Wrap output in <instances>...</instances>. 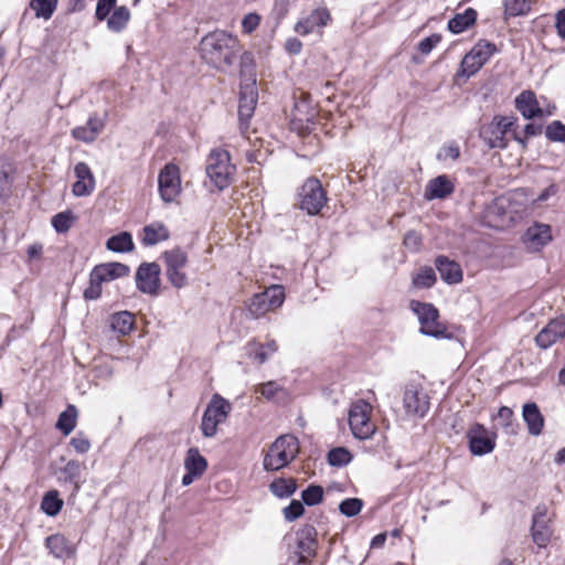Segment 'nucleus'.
<instances>
[{
  "instance_id": "c9c22d12",
  "label": "nucleus",
  "mask_w": 565,
  "mask_h": 565,
  "mask_svg": "<svg viewBox=\"0 0 565 565\" xmlns=\"http://www.w3.org/2000/svg\"><path fill=\"white\" fill-rule=\"evenodd\" d=\"M134 323V315L129 311H120L111 316V329L119 334H128L132 330Z\"/></svg>"
},
{
  "instance_id": "052dcab7",
  "label": "nucleus",
  "mask_w": 565,
  "mask_h": 565,
  "mask_svg": "<svg viewBox=\"0 0 565 565\" xmlns=\"http://www.w3.org/2000/svg\"><path fill=\"white\" fill-rule=\"evenodd\" d=\"M459 156H460V149H459L458 145L455 142H451L441 148L440 152L438 153V159H440V160H446V159L457 160L459 158Z\"/></svg>"
},
{
  "instance_id": "39448f33",
  "label": "nucleus",
  "mask_w": 565,
  "mask_h": 565,
  "mask_svg": "<svg viewBox=\"0 0 565 565\" xmlns=\"http://www.w3.org/2000/svg\"><path fill=\"white\" fill-rule=\"evenodd\" d=\"M372 412L373 406L364 399H359L351 404L349 426L355 438L364 440L374 435L376 425L371 419Z\"/></svg>"
},
{
  "instance_id": "8fccbe9b",
  "label": "nucleus",
  "mask_w": 565,
  "mask_h": 565,
  "mask_svg": "<svg viewBox=\"0 0 565 565\" xmlns=\"http://www.w3.org/2000/svg\"><path fill=\"white\" fill-rule=\"evenodd\" d=\"M62 472L66 481L75 484V490L77 491L79 489L81 463L76 460H70L62 469Z\"/></svg>"
},
{
  "instance_id": "2f4dec72",
  "label": "nucleus",
  "mask_w": 565,
  "mask_h": 565,
  "mask_svg": "<svg viewBox=\"0 0 565 565\" xmlns=\"http://www.w3.org/2000/svg\"><path fill=\"white\" fill-rule=\"evenodd\" d=\"M277 350L278 345L275 340H269L265 344H257L255 341L247 344L248 356L256 360L259 364L265 363Z\"/></svg>"
},
{
  "instance_id": "bb28decb",
  "label": "nucleus",
  "mask_w": 565,
  "mask_h": 565,
  "mask_svg": "<svg viewBox=\"0 0 565 565\" xmlns=\"http://www.w3.org/2000/svg\"><path fill=\"white\" fill-rule=\"evenodd\" d=\"M170 232L161 222H153L142 228L141 244L143 246H153L160 242L169 239Z\"/></svg>"
},
{
  "instance_id": "20e7f679",
  "label": "nucleus",
  "mask_w": 565,
  "mask_h": 565,
  "mask_svg": "<svg viewBox=\"0 0 565 565\" xmlns=\"http://www.w3.org/2000/svg\"><path fill=\"white\" fill-rule=\"evenodd\" d=\"M516 124L515 117L497 115L488 124L480 127V138L490 148L504 149L508 146L507 135L513 134V127Z\"/></svg>"
},
{
  "instance_id": "c03bdc74",
  "label": "nucleus",
  "mask_w": 565,
  "mask_h": 565,
  "mask_svg": "<svg viewBox=\"0 0 565 565\" xmlns=\"http://www.w3.org/2000/svg\"><path fill=\"white\" fill-rule=\"evenodd\" d=\"M436 282V274L431 267H423L413 278V284L418 288H430Z\"/></svg>"
},
{
  "instance_id": "1a4fd4ad",
  "label": "nucleus",
  "mask_w": 565,
  "mask_h": 565,
  "mask_svg": "<svg viewBox=\"0 0 565 565\" xmlns=\"http://www.w3.org/2000/svg\"><path fill=\"white\" fill-rule=\"evenodd\" d=\"M495 45L491 42L479 41L469 53L465 55L457 72V77H466L475 75L493 55Z\"/></svg>"
},
{
  "instance_id": "ea45409f",
  "label": "nucleus",
  "mask_w": 565,
  "mask_h": 565,
  "mask_svg": "<svg viewBox=\"0 0 565 565\" xmlns=\"http://www.w3.org/2000/svg\"><path fill=\"white\" fill-rule=\"evenodd\" d=\"M241 82H256L255 61L250 52H244L239 57Z\"/></svg>"
},
{
  "instance_id": "c85d7f7f",
  "label": "nucleus",
  "mask_w": 565,
  "mask_h": 565,
  "mask_svg": "<svg viewBox=\"0 0 565 565\" xmlns=\"http://www.w3.org/2000/svg\"><path fill=\"white\" fill-rule=\"evenodd\" d=\"M455 188L449 178L445 174L430 180L425 190V196L431 199H444L454 192Z\"/></svg>"
},
{
  "instance_id": "f8f14e48",
  "label": "nucleus",
  "mask_w": 565,
  "mask_h": 565,
  "mask_svg": "<svg viewBox=\"0 0 565 565\" xmlns=\"http://www.w3.org/2000/svg\"><path fill=\"white\" fill-rule=\"evenodd\" d=\"M258 102V92L256 82H241L238 121L242 134H246L249 119L253 117Z\"/></svg>"
},
{
  "instance_id": "6e6d98bb",
  "label": "nucleus",
  "mask_w": 565,
  "mask_h": 565,
  "mask_svg": "<svg viewBox=\"0 0 565 565\" xmlns=\"http://www.w3.org/2000/svg\"><path fill=\"white\" fill-rule=\"evenodd\" d=\"M541 130H542L541 126L534 125V124H527V125H525L524 130H523L524 137H521L515 130H513V138H514L515 141L521 143L523 148H525L526 147V139L529 137H533V136L540 135Z\"/></svg>"
},
{
  "instance_id": "4c0bfd02",
  "label": "nucleus",
  "mask_w": 565,
  "mask_h": 565,
  "mask_svg": "<svg viewBox=\"0 0 565 565\" xmlns=\"http://www.w3.org/2000/svg\"><path fill=\"white\" fill-rule=\"evenodd\" d=\"M130 20V11L127 7L121 6L114 10L107 20V26L113 32L122 31Z\"/></svg>"
},
{
  "instance_id": "774afa93",
  "label": "nucleus",
  "mask_w": 565,
  "mask_h": 565,
  "mask_svg": "<svg viewBox=\"0 0 565 565\" xmlns=\"http://www.w3.org/2000/svg\"><path fill=\"white\" fill-rule=\"evenodd\" d=\"M557 192V185L551 184L539 195L537 201H546L550 196L555 195Z\"/></svg>"
},
{
  "instance_id": "3c124183",
  "label": "nucleus",
  "mask_w": 565,
  "mask_h": 565,
  "mask_svg": "<svg viewBox=\"0 0 565 565\" xmlns=\"http://www.w3.org/2000/svg\"><path fill=\"white\" fill-rule=\"evenodd\" d=\"M256 393H260V395L263 397H265L266 399H273L276 396H278L279 394H281V395L285 394L284 388L281 386H279L278 383L275 381H269V382L260 384L256 388Z\"/></svg>"
},
{
  "instance_id": "a18cd8bd",
  "label": "nucleus",
  "mask_w": 565,
  "mask_h": 565,
  "mask_svg": "<svg viewBox=\"0 0 565 565\" xmlns=\"http://www.w3.org/2000/svg\"><path fill=\"white\" fill-rule=\"evenodd\" d=\"M498 419L507 434H516L518 424L514 423L513 411L510 407L502 406L498 412Z\"/></svg>"
},
{
  "instance_id": "6e6552de",
  "label": "nucleus",
  "mask_w": 565,
  "mask_h": 565,
  "mask_svg": "<svg viewBox=\"0 0 565 565\" xmlns=\"http://www.w3.org/2000/svg\"><path fill=\"white\" fill-rule=\"evenodd\" d=\"M299 207L309 215H317L327 203V194L317 178L305 181L298 192Z\"/></svg>"
},
{
  "instance_id": "338daca9",
  "label": "nucleus",
  "mask_w": 565,
  "mask_h": 565,
  "mask_svg": "<svg viewBox=\"0 0 565 565\" xmlns=\"http://www.w3.org/2000/svg\"><path fill=\"white\" fill-rule=\"evenodd\" d=\"M42 250H43V246L39 243L30 245L28 248V252H26L29 260L40 257L42 254Z\"/></svg>"
},
{
  "instance_id": "4468645a",
  "label": "nucleus",
  "mask_w": 565,
  "mask_h": 565,
  "mask_svg": "<svg viewBox=\"0 0 565 565\" xmlns=\"http://www.w3.org/2000/svg\"><path fill=\"white\" fill-rule=\"evenodd\" d=\"M403 405L408 415L424 417L429 409V397L420 384L408 383L404 390Z\"/></svg>"
},
{
  "instance_id": "cd10ccee",
  "label": "nucleus",
  "mask_w": 565,
  "mask_h": 565,
  "mask_svg": "<svg viewBox=\"0 0 565 565\" xmlns=\"http://www.w3.org/2000/svg\"><path fill=\"white\" fill-rule=\"evenodd\" d=\"M103 282L125 277L130 269L122 263H105L96 265L92 270Z\"/></svg>"
},
{
  "instance_id": "9d476101",
  "label": "nucleus",
  "mask_w": 565,
  "mask_h": 565,
  "mask_svg": "<svg viewBox=\"0 0 565 565\" xmlns=\"http://www.w3.org/2000/svg\"><path fill=\"white\" fill-rule=\"evenodd\" d=\"M231 411V404L223 397L215 395L207 405L201 423L202 434L205 437H213L217 426L224 423Z\"/></svg>"
},
{
  "instance_id": "864d4df0",
  "label": "nucleus",
  "mask_w": 565,
  "mask_h": 565,
  "mask_svg": "<svg viewBox=\"0 0 565 565\" xmlns=\"http://www.w3.org/2000/svg\"><path fill=\"white\" fill-rule=\"evenodd\" d=\"M103 281L98 279L93 271L89 275V286L84 291V298L87 300H96L102 295Z\"/></svg>"
},
{
  "instance_id": "37998d69",
  "label": "nucleus",
  "mask_w": 565,
  "mask_h": 565,
  "mask_svg": "<svg viewBox=\"0 0 565 565\" xmlns=\"http://www.w3.org/2000/svg\"><path fill=\"white\" fill-rule=\"evenodd\" d=\"M352 460L351 452L344 447L333 448L328 452V462L333 467L347 466Z\"/></svg>"
},
{
  "instance_id": "49530a36",
  "label": "nucleus",
  "mask_w": 565,
  "mask_h": 565,
  "mask_svg": "<svg viewBox=\"0 0 565 565\" xmlns=\"http://www.w3.org/2000/svg\"><path fill=\"white\" fill-rule=\"evenodd\" d=\"M301 499L309 507L319 504L323 499V488L318 484H310L302 491Z\"/></svg>"
},
{
  "instance_id": "393cba45",
  "label": "nucleus",
  "mask_w": 565,
  "mask_h": 565,
  "mask_svg": "<svg viewBox=\"0 0 565 565\" xmlns=\"http://www.w3.org/2000/svg\"><path fill=\"white\" fill-rule=\"evenodd\" d=\"M435 266L445 282L452 285L462 280V270L459 264L450 260L447 256H438L435 260Z\"/></svg>"
},
{
  "instance_id": "0eeeda50",
  "label": "nucleus",
  "mask_w": 565,
  "mask_h": 565,
  "mask_svg": "<svg viewBox=\"0 0 565 565\" xmlns=\"http://www.w3.org/2000/svg\"><path fill=\"white\" fill-rule=\"evenodd\" d=\"M411 309L418 317L423 334L437 339L446 337L447 328L438 321L439 311L434 305L412 300Z\"/></svg>"
},
{
  "instance_id": "7ed1b4c3",
  "label": "nucleus",
  "mask_w": 565,
  "mask_h": 565,
  "mask_svg": "<svg viewBox=\"0 0 565 565\" xmlns=\"http://www.w3.org/2000/svg\"><path fill=\"white\" fill-rule=\"evenodd\" d=\"M235 166L231 163L230 153L223 149H213L206 159L205 171L211 182L224 190L233 180Z\"/></svg>"
},
{
  "instance_id": "5fc2aeb1",
  "label": "nucleus",
  "mask_w": 565,
  "mask_h": 565,
  "mask_svg": "<svg viewBox=\"0 0 565 565\" xmlns=\"http://www.w3.org/2000/svg\"><path fill=\"white\" fill-rule=\"evenodd\" d=\"M282 513L288 522H292L305 513V508L300 501L292 500L290 504L282 510Z\"/></svg>"
},
{
  "instance_id": "72a5a7b5",
  "label": "nucleus",
  "mask_w": 565,
  "mask_h": 565,
  "mask_svg": "<svg viewBox=\"0 0 565 565\" xmlns=\"http://www.w3.org/2000/svg\"><path fill=\"white\" fill-rule=\"evenodd\" d=\"M106 247L115 253H127L135 248L132 236L128 232H121L117 235L109 237L106 242Z\"/></svg>"
},
{
  "instance_id": "a878e982",
  "label": "nucleus",
  "mask_w": 565,
  "mask_h": 565,
  "mask_svg": "<svg viewBox=\"0 0 565 565\" xmlns=\"http://www.w3.org/2000/svg\"><path fill=\"white\" fill-rule=\"evenodd\" d=\"M552 239L551 227L546 224H534L524 234V242L529 247L539 249Z\"/></svg>"
},
{
  "instance_id": "603ef678",
  "label": "nucleus",
  "mask_w": 565,
  "mask_h": 565,
  "mask_svg": "<svg viewBox=\"0 0 565 565\" xmlns=\"http://www.w3.org/2000/svg\"><path fill=\"white\" fill-rule=\"evenodd\" d=\"M73 220L71 212H62L53 216L52 225L57 233H65L71 228Z\"/></svg>"
},
{
  "instance_id": "a211bd4d",
  "label": "nucleus",
  "mask_w": 565,
  "mask_h": 565,
  "mask_svg": "<svg viewBox=\"0 0 565 565\" xmlns=\"http://www.w3.org/2000/svg\"><path fill=\"white\" fill-rule=\"evenodd\" d=\"M316 530L312 526L301 530L297 533V565H306L317 551Z\"/></svg>"
},
{
  "instance_id": "bf43d9fd",
  "label": "nucleus",
  "mask_w": 565,
  "mask_h": 565,
  "mask_svg": "<svg viewBox=\"0 0 565 565\" xmlns=\"http://www.w3.org/2000/svg\"><path fill=\"white\" fill-rule=\"evenodd\" d=\"M441 41L440 34H431L430 36H427L423 39L418 43V50L420 53L427 55L431 52V50Z\"/></svg>"
},
{
  "instance_id": "4d7b16f0",
  "label": "nucleus",
  "mask_w": 565,
  "mask_h": 565,
  "mask_svg": "<svg viewBox=\"0 0 565 565\" xmlns=\"http://www.w3.org/2000/svg\"><path fill=\"white\" fill-rule=\"evenodd\" d=\"M117 0H98L95 17L103 21L109 17L110 11L115 8Z\"/></svg>"
},
{
  "instance_id": "f257e3e1",
  "label": "nucleus",
  "mask_w": 565,
  "mask_h": 565,
  "mask_svg": "<svg viewBox=\"0 0 565 565\" xmlns=\"http://www.w3.org/2000/svg\"><path fill=\"white\" fill-rule=\"evenodd\" d=\"M199 49L206 64L221 72H227L236 61L239 42L231 33L216 30L202 38Z\"/></svg>"
},
{
  "instance_id": "423d86ee",
  "label": "nucleus",
  "mask_w": 565,
  "mask_h": 565,
  "mask_svg": "<svg viewBox=\"0 0 565 565\" xmlns=\"http://www.w3.org/2000/svg\"><path fill=\"white\" fill-rule=\"evenodd\" d=\"M164 262V273L168 281L177 289L188 286L189 278L185 273L189 258L185 250L181 247H173L161 255Z\"/></svg>"
},
{
  "instance_id": "a19ab883",
  "label": "nucleus",
  "mask_w": 565,
  "mask_h": 565,
  "mask_svg": "<svg viewBox=\"0 0 565 565\" xmlns=\"http://www.w3.org/2000/svg\"><path fill=\"white\" fill-rule=\"evenodd\" d=\"M58 0H31L30 8L34 11L36 18L49 20L56 10Z\"/></svg>"
},
{
  "instance_id": "4be33fe9",
  "label": "nucleus",
  "mask_w": 565,
  "mask_h": 565,
  "mask_svg": "<svg viewBox=\"0 0 565 565\" xmlns=\"http://www.w3.org/2000/svg\"><path fill=\"white\" fill-rule=\"evenodd\" d=\"M105 128V120L96 114L90 116L84 126L72 129V137L76 140L90 143L97 139Z\"/></svg>"
},
{
  "instance_id": "f03ea898",
  "label": "nucleus",
  "mask_w": 565,
  "mask_h": 565,
  "mask_svg": "<svg viewBox=\"0 0 565 565\" xmlns=\"http://www.w3.org/2000/svg\"><path fill=\"white\" fill-rule=\"evenodd\" d=\"M298 438L294 435L279 436L266 452L263 467L266 471H277L287 467L299 454Z\"/></svg>"
},
{
  "instance_id": "aec40b11",
  "label": "nucleus",
  "mask_w": 565,
  "mask_h": 565,
  "mask_svg": "<svg viewBox=\"0 0 565 565\" xmlns=\"http://www.w3.org/2000/svg\"><path fill=\"white\" fill-rule=\"evenodd\" d=\"M74 173L77 180L72 186V193L77 198L90 195L95 190L96 181L88 164L78 162Z\"/></svg>"
},
{
  "instance_id": "b1692460",
  "label": "nucleus",
  "mask_w": 565,
  "mask_h": 565,
  "mask_svg": "<svg viewBox=\"0 0 565 565\" xmlns=\"http://www.w3.org/2000/svg\"><path fill=\"white\" fill-rule=\"evenodd\" d=\"M515 108L525 119L543 116V110L539 105L536 95L532 90H523L515 98Z\"/></svg>"
},
{
  "instance_id": "412c9836",
  "label": "nucleus",
  "mask_w": 565,
  "mask_h": 565,
  "mask_svg": "<svg viewBox=\"0 0 565 565\" xmlns=\"http://www.w3.org/2000/svg\"><path fill=\"white\" fill-rule=\"evenodd\" d=\"M329 20L330 13L327 9H315L310 14L296 23L295 31L300 35H308L326 26Z\"/></svg>"
},
{
  "instance_id": "9b49d317",
  "label": "nucleus",
  "mask_w": 565,
  "mask_h": 565,
  "mask_svg": "<svg viewBox=\"0 0 565 565\" xmlns=\"http://www.w3.org/2000/svg\"><path fill=\"white\" fill-rule=\"evenodd\" d=\"M285 299L284 288L275 285L263 292L254 295L248 305V311L253 318H259L270 310L280 307Z\"/></svg>"
},
{
  "instance_id": "79ce46f5",
  "label": "nucleus",
  "mask_w": 565,
  "mask_h": 565,
  "mask_svg": "<svg viewBox=\"0 0 565 565\" xmlns=\"http://www.w3.org/2000/svg\"><path fill=\"white\" fill-rule=\"evenodd\" d=\"M63 507V500L58 498L56 490L49 491L42 499L41 509L49 516H55Z\"/></svg>"
},
{
  "instance_id": "5701e85b",
  "label": "nucleus",
  "mask_w": 565,
  "mask_h": 565,
  "mask_svg": "<svg viewBox=\"0 0 565 565\" xmlns=\"http://www.w3.org/2000/svg\"><path fill=\"white\" fill-rule=\"evenodd\" d=\"M45 547L58 559H67L75 556L76 547L62 534H52L45 539Z\"/></svg>"
},
{
  "instance_id": "ddd939ff",
  "label": "nucleus",
  "mask_w": 565,
  "mask_h": 565,
  "mask_svg": "<svg viewBox=\"0 0 565 565\" xmlns=\"http://www.w3.org/2000/svg\"><path fill=\"white\" fill-rule=\"evenodd\" d=\"M159 193L166 203H171L181 192L180 170L177 164L168 163L158 177Z\"/></svg>"
},
{
  "instance_id": "f3484780",
  "label": "nucleus",
  "mask_w": 565,
  "mask_h": 565,
  "mask_svg": "<svg viewBox=\"0 0 565 565\" xmlns=\"http://www.w3.org/2000/svg\"><path fill=\"white\" fill-rule=\"evenodd\" d=\"M548 523L546 507L539 505L532 521V537L539 547H545L551 540L553 531Z\"/></svg>"
},
{
  "instance_id": "dca6fc26",
  "label": "nucleus",
  "mask_w": 565,
  "mask_h": 565,
  "mask_svg": "<svg viewBox=\"0 0 565 565\" xmlns=\"http://www.w3.org/2000/svg\"><path fill=\"white\" fill-rule=\"evenodd\" d=\"M467 437L470 451L476 456L487 455L494 449V436H491L481 424H473L468 430Z\"/></svg>"
},
{
  "instance_id": "6ab92c4d",
  "label": "nucleus",
  "mask_w": 565,
  "mask_h": 565,
  "mask_svg": "<svg viewBox=\"0 0 565 565\" xmlns=\"http://www.w3.org/2000/svg\"><path fill=\"white\" fill-rule=\"evenodd\" d=\"M565 337V317L551 320L535 337L541 349H548Z\"/></svg>"
},
{
  "instance_id": "680f3d73",
  "label": "nucleus",
  "mask_w": 565,
  "mask_h": 565,
  "mask_svg": "<svg viewBox=\"0 0 565 565\" xmlns=\"http://www.w3.org/2000/svg\"><path fill=\"white\" fill-rule=\"evenodd\" d=\"M260 23V17L257 13H248L242 21V28L245 33H252Z\"/></svg>"
},
{
  "instance_id": "c756f323",
  "label": "nucleus",
  "mask_w": 565,
  "mask_h": 565,
  "mask_svg": "<svg viewBox=\"0 0 565 565\" xmlns=\"http://www.w3.org/2000/svg\"><path fill=\"white\" fill-rule=\"evenodd\" d=\"M522 416L531 435L537 436L542 433L544 427V418L535 403L524 404Z\"/></svg>"
},
{
  "instance_id": "e2e57ef3",
  "label": "nucleus",
  "mask_w": 565,
  "mask_h": 565,
  "mask_svg": "<svg viewBox=\"0 0 565 565\" xmlns=\"http://www.w3.org/2000/svg\"><path fill=\"white\" fill-rule=\"evenodd\" d=\"M403 243L406 248L416 252L422 244V237L417 232L409 231L405 234Z\"/></svg>"
},
{
  "instance_id": "2eb2a0df",
  "label": "nucleus",
  "mask_w": 565,
  "mask_h": 565,
  "mask_svg": "<svg viewBox=\"0 0 565 565\" xmlns=\"http://www.w3.org/2000/svg\"><path fill=\"white\" fill-rule=\"evenodd\" d=\"M161 268L157 263H142L136 271V285L139 291L157 296L160 290Z\"/></svg>"
},
{
  "instance_id": "09e8293b",
  "label": "nucleus",
  "mask_w": 565,
  "mask_h": 565,
  "mask_svg": "<svg viewBox=\"0 0 565 565\" xmlns=\"http://www.w3.org/2000/svg\"><path fill=\"white\" fill-rule=\"evenodd\" d=\"M362 508L363 501L359 498H348L339 505L340 512L348 518L358 515Z\"/></svg>"
},
{
  "instance_id": "58836bf2",
  "label": "nucleus",
  "mask_w": 565,
  "mask_h": 565,
  "mask_svg": "<svg viewBox=\"0 0 565 565\" xmlns=\"http://www.w3.org/2000/svg\"><path fill=\"white\" fill-rule=\"evenodd\" d=\"M269 490L278 498H288L296 492L297 483L294 479L278 478L269 484Z\"/></svg>"
},
{
  "instance_id": "473e14b6",
  "label": "nucleus",
  "mask_w": 565,
  "mask_h": 565,
  "mask_svg": "<svg viewBox=\"0 0 565 565\" xmlns=\"http://www.w3.org/2000/svg\"><path fill=\"white\" fill-rule=\"evenodd\" d=\"M184 467L191 475L202 476L207 468L206 459L201 456L196 448H190L186 452Z\"/></svg>"
},
{
  "instance_id": "e433bc0d",
  "label": "nucleus",
  "mask_w": 565,
  "mask_h": 565,
  "mask_svg": "<svg viewBox=\"0 0 565 565\" xmlns=\"http://www.w3.org/2000/svg\"><path fill=\"white\" fill-rule=\"evenodd\" d=\"M534 0H504V19L527 14Z\"/></svg>"
},
{
  "instance_id": "f704fd0d",
  "label": "nucleus",
  "mask_w": 565,
  "mask_h": 565,
  "mask_svg": "<svg viewBox=\"0 0 565 565\" xmlns=\"http://www.w3.org/2000/svg\"><path fill=\"white\" fill-rule=\"evenodd\" d=\"M77 423V408L74 405H68L67 408L62 412L56 422V428L63 433V435H70Z\"/></svg>"
},
{
  "instance_id": "0e129e2a",
  "label": "nucleus",
  "mask_w": 565,
  "mask_h": 565,
  "mask_svg": "<svg viewBox=\"0 0 565 565\" xmlns=\"http://www.w3.org/2000/svg\"><path fill=\"white\" fill-rule=\"evenodd\" d=\"M286 50L291 54H298L301 52L302 43L296 39H288L285 44Z\"/></svg>"
},
{
  "instance_id": "69168bd1",
  "label": "nucleus",
  "mask_w": 565,
  "mask_h": 565,
  "mask_svg": "<svg viewBox=\"0 0 565 565\" xmlns=\"http://www.w3.org/2000/svg\"><path fill=\"white\" fill-rule=\"evenodd\" d=\"M556 29L561 38L565 39V9L556 13Z\"/></svg>"
},
{
  "instance_id": "de8ad7c7",
  "label": "nucleus",
  "mask_w": 565,
  "mask_h": 565,
  "mask_svg": "<svg viewBox=\"0 0 565 565\" xmlns=\"http://www.w3.org/2000/svg\"><path fill=\"white\" fill-rule=\"evenodd\" d=\"M545 136L550 141L565 143V125L554 120L546 126Z\"/></svg>"
},
{
  "instance_id": "13d9d810",
  "label": "nucleus",
  "mask_w": 565,
  "mask_h": 565,
  "mask_svg": "<svg viewBox=\"0 0 565 565\" xmlns=\"http://www.w3.org/2000/svg\"><path fill=\"white\" fill-rule=\"evenodd\" d=\"M71 446L76 452L86 454L90 449V441L83 433H77L76 436L71 439Z\"/></svg>"
},
{
  "instance_id": "7c9ffc66",
  "label": "nucleus",
  "mask_w": 565,
  "mask_h": 565,
  "mask_svg": "<svg viewBox=\"0 0 565 565\" xmlns=\"http://www.w3.org/2000/svg\"><path fill=\"white\" fill-rule=\"evenodd\" d=\"M477 11L472 8H468L462 13L455 14L448 21V30L455 34H459L476 23Z\"/></svg>"
}]
</instances>
